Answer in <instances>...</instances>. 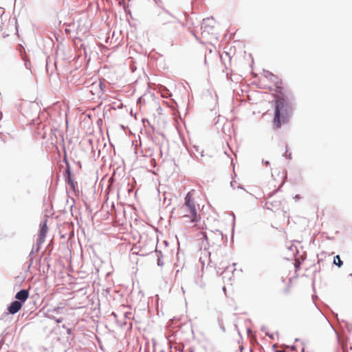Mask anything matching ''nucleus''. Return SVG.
<instances>
[{"label": "nucleus", "instance_id": "nucleus-8", "mask_svg": "<svg viewBox=\"0 0 352 352\" xmlns=\"http://www.w3.org/2000/svg\"><path fill=\"white\" fill-rule=\"evenodd\" d=\"M47 317L48 318L51 319V320H55L56 322H57V323H60V322H61L63 321V318H56L54 316L50 315L49 314H47Z\"/></svg>", "mask_w": 352, "mask_h": 352}, {"label": "nucleus", "instance_id": "nucleus-6", "mask_svg": "<svg viewBox=\"0 0 352 352\" xmlns=\"http://www.w3.org/2000/svg\"><path fill=\"white\" fill-rule=\"evenodd\" d=\"M47 232V228L46 226V223L45 222L44 224L41 226V230H40V233H39L38 239V241L39 243H42L44 242Z\"/></svg>", "mask_w": 352, "mask_h": 352}, {"label": "nucleus", "instance_id": "nucleus-12", "mask_svg": "<svg viewBox=\"0 0 352 352\" xmlns=\"http://www.w3.org/2000/svg\"><path fill=\"white\" fill-rule=\"evenodd\" d=\"M235 184H236V182L235 181H232L230 182V185L232 188H234V186H235Z\"/></svg>", "mask_w": 352, "mask_h": 352}, {"label": "nucleus", "instance_id": "nucleus-5", "mask_svg": "<svg viewBox=\"0 0 352 352\" xmlns=\"http://www.w3.org/2000/svg\"><path fill=\"white\" fill-rule=\"evenodd\" d=\"M29 296V292L26 289H21L19 292L16 293L15 298L19 302H24Z\"/></svg>", "mask_w": 352, "mask_h": 352}, {"label": "nucleus", "instance_id": "nucleus-16", "mask_svg": "<svg viewBox=\"0 0 352 352\" xmlns=\"http://www.w3.org/2000/svg\"><path fill=\"white\" fill-rule=\"evenodd\" d=\"M223 267H224V266H223V265H222V267H219V270H218V271H217V273H219V270H220L221 268H223Z\"/></svg>", "mask_w": 352, "mask_h": 352}, {"label": "nucleus", "instance_id": "nucleus-1", "mask_svg": "<svg viewBox=\"0 0 352 352\" xmlns=\"http://www.w3.org/2000/svg\"><path fill=\"white\" fill-rule=\"evenodd\" d=\"M194 192V190L188 192L185 197V202L181 208L184 223L190 227L196 226L201 219L197 214L198 205L195 204L193 199Z\"/></svg>", "mask_w": 352, "mask_h": 352}, {"label": "nucleus", "instance_id": "nucleus-18", "mask_svg": "<svg viewBox=\"0 0 352 352\" xmlns=\"http://www.w3.org/2000/svg\"><path fill=\"white\" fill-rule=\"evenodd\" d=\"M296 199H299V198H300V197H299L298 195H296Z\"/></svg>", "mask_w": 352, "mask_h": 352}, {"label": "nucleus", "instance_id": "nucleus-19", "mask_svg": "<svg viewBox=\"0 0 352 352\" xmlns=\"http://www.w3.org/2000/svg\"><path fill=\"white\" fill-rule=\"evenodd\" d=\"M208 254H209V253H208V252L205 251V254H206V256Z\"/></svg>", "mask_w": 352, "mask_h": 352}, {"label": "nucleus", "instance_id": "nucleus-20", "mask_svg": "<svg viewBox=\"0 0 352 352\" xmlns=\"http://www.w3.org/2000/svg\"><path fill=\"white\" fill-rule=\"evenodd\" d=\"M243 347V346H241V351H242Z\"/></svg>", "mask_w": 352, "mask_h": 352}, {"label": "nucleus", "instance_id": "nucleus-11", "mask_svg": "<svg viewBox=\"0 0 352 352\" xmlns=\"http://www.w3.org/2000/svg\"><path fill=\"white\" fill-rule=\"evenodd\" d=\"M202 234H203L204 238L206 240H208V235H207V234L206 232H203Z\"/></svg>", "mask_w": 352, "mask_h": 352}, {"label": "nucleus", "instance_id": "nucleus-17", "mask_svg": "<svg viewBox=\"0 0 352 352\" xmlns=\"http://www.w3.org/2000/svg\"><path fill=\"white\" fill-rule=\"evenodd\" d=\"M112 315L114 316V318L117 317V315L114 312L112 313Z\"/></svg>", "mask_w": 352, "mask_h": 352}, {"label": "nucleus", "instance_id": "nucleus-3", "mask_svg": "<svg viewBox=\"0 0 352 352\" xmlns=\"http://www.w3.org/2000/svg\"><path fill=\"white\" fill-rule=\"evenodd\" d=\"M235 263H233L232 266L226 267L223 271L221 272L223 279L231 280L233 276V272L235 270Z\"/></svg>", "mask_w": 352, "mask_h": 352}, {"label": "nucleus", "instance_id": "nucleus-7", "mask_svg": "<svg viewBox=\"0 0 352 352\" xmlns=\"http://www.w3.org/2000/svg\"><path fill=\"white\" fill-rule=\"evenodd\" d=\"M333 263L335 265L340 267L342 265V262L338 255L336 256L333 259Z\"/></svg>", "mask_w": 352, "mask_h": 352}, {"label": "nucleus", "instance_id": "nucleus-2", "mask_svg": "<svg viewBox=\"0 0 352 352\" xmlns=\"http://www.w3.org/2000/svg\"><path fill=\"white\" fill-rule=\"evenodd\" d=\"M290 107L283 98H278L276 101L275 113L274 118V126L280 128L281 124L286 123L291 115Z\"/></svg>", "mask_w": 352, "mask_h": 352}, {"label": "nucleus", "instance_id": "nucleus-15", "mask_svg": "<svg viewBox=\"0 0 352 352\" xmlns=\"http://www.w3.org/2000/svg\"><path fill=\"white\" fill-rule=\"evenodd\" d=\"M267 74L270 75L271 76H274L273 74L272 73H270V72H267Z\"/></svg>", "mask_w": 352, "mask_h": 352}, {"label": "nucleus", "instance_id": "nucleus-9", "mask_svg": "<svg viewBox=\"0 0 352 352\" xmlns=\"http://www.w3.org/2000/svg\"><path fill=\"white\" fill-rule=\"evenodd\" d=\"M61 309V307H55L52 309H49L47 311L48 313H55V314H59L60 313V310Z\"/></svg>", "mask_w": 352, "mask_h": 352}, {"label": "nucleus", "instance_id": "nucleus-4", "mask_svg": "<svg viewBox=\"0 0 352 352\" xmlns=\"http://www.w3.org/2000/svg\"><path fill=\"white\" fill-rule=\"evenodd\" d=\"M21 302L18 300H15L10 305V306L8 307V310L9 313L14 314L21 309Z\"/></svg>", "mask_w": 352, "mask_h": 352}, {"label": "nucleus", "instance_id": "nucleus-10", "mask_svg": "<svg viewBox=\"0 0 352 352\" xmlns=\"http://www.w3.org/2000/svg\"><path fill=\"white\" fill-rule=\"evenodd\" d=\"M215 234L217 235V236L218 237H221L222 238L223 237V234L221 232L219 231V230H217V232L215 233Z\"/></svg>", "mask_w": 352, "mask_h": 352}, {"label": "nucleus", "instance_id": "nucleus-14", "mask_svg": "<svg viewBox=\"0 0 352 352\" xmlns=\"http://www.w3.org/2000/svg\"><path fill=\"white\" fill-rule=\"evenodd\" d=\"M263 163L267 166L270 164V162L268 161H263Z\"/></svg>", "mask_w": 352, "mask_h": 352}, {"label": "nucleus", "instance_id": "nucleus-13", "mask_svg": "<svg viewBox=\"0 0 352 352\" xmlns=\"http://www.w3.org/2000/svg\"><path fill=\"white\" fill-rule=\"evenodd\" d=\"M67 332L68 334H71L72 333V329H68L67 330Z\"/></svg>", "mask_w": 352, "mask_h": 352}, {"label": "nucleus", "instance_id": "nucleus-22", "mask_svg": "<svg viewBox=\"0 0 352 352\" xmlns=\"http://www.w3.org/2000/svg\"><path fill=\"white\" fill-rule=\"evenodd\" d=\"M200 261L202 262V256L200 257Z\"/></svg>", "mask_w": 352, "mask_h": 352}, {"label": "nucleus", "instance_id": "nucleus-21", "mask_svg": "<svg viewBox=\"0 0 352 352\" xmlns=\"http://www.w3.org/2000/svg\"><path fill=\"white\" fill-rule=\"evenodd\" d=\"M194 148H195L197 151H198V149H197V146H195Z\"/></svg>", "mask_w": 352, "mask_h": 352}]
</instances>
